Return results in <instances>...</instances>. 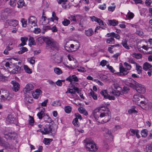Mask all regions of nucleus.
I'll use <instances>...</instances> for the list:
<instances>
[{
    "label": "nucleus",
    "instance_id": "f257e3e1",
    "mask_svg": "<svg viewBox=\"0 0 152 152\" xmlns=\"http://www.w3.org/2000/svg\"><path fill=\"white\" fill-rule=\"evenodd\" d=\"M102 110L100 114V118H99L100 120V123H106L110 119L111 116V113L108 109L106 108H102Z\"/></svg>",
    "mask_w": 152,
    "mask_h": 152
},
{
    "label": "nucleus",
    "instance_id": "f03ea898",
    "mask_svg": "<svg viewBox=\"0 0 152 152\" xmlns=\"http://www.w3.org/2000/svg\"><path fill=\"white\" fill-rule=\"evenodd\" d=\"M131 67H128L126 69L124 67H119V70H116L113 67H107L110 71L114 74H117L118 75H125L128 73V70H130Z\"/></svg>",
    "mask_w": 152,
    "mask_h": 152
},
{
    "label": "nucleus",
    "instance_id": "7ed1b4c3",
    "mask_svg": "<svg viewBox=\"0 0 152 152\" xmlns=\"http://www.w3.org/2000/svg\"><path fill=\"white\" fill-rule=\"evenodd\" d=\"M44 40L51 49L53 50H59V47L58 44L53 39L45 37L44 38Z\"/></svg>",
    "mask_w": 152,
    "mask_h": 152
},
{
    "label": "nucleus",
    "instance_id": "20e7f679",
    "mask_svg": "<svg viewBox=\"0 0 152 152\" xmlns=\"http://www.w3.org/2000/svg\"><path fill=\"white\" fill-rule=\"evenodd\" d=\"M85 147L87 150L94 152L97 150L98 149L96 144L92 140L87 141L85 144Z\"/></svg>",
    "mask_w": 152,
    "mask_h": 152
},
{
    "label": "nucleus",
    "instance_id": "39448f33",
    "mask_svg": "<svg viewBox=\"0 0 152 152\" xmlns=\"http://www.w3.org/2000/svg\"><path fill=\"white\" fill-rule=\"evenodd\" d=\"M0 145L3 146L5 149L8 150L13 149L15 148L14 145H10L8 142H5L1 137H0Z\"/></svg>",
    "mask_w": 152,
    "mask_h": 152
},
{
    "label": "nucleus",
    "instance_id": "423d86ee",
    "mask_svg": "<svg viewBox=\"0 0 152 152\" xmlns=\"http://www.w3.org/2000/svg\"><path fill=\"white\" fill-rule=\"evenodd\" d=\"M102 108L99 109H95L92 113V116H94L96 120L99 123H100V120L99 118H100V114L101 112L100 111L102 110Z\"/></svg>",
    "mask_w": 152,
    "mask_h": 152
},
{
    "label": "nucleus",
    "instance_id": "0eeeda50",
    "mask_svg": "<svg viewBox=\"0 0 152 152\" xmlns=\"http://www.w3.org/2000/svg\"><path fill=\"white\" fill-rule=\"evenodd\" d=\"M113 88H114L116 89H117L119 87L117 84H114L113 86H112L111 88H110V94L115 96H119L120 94V92L117 90H114L113 89Z\"/></svg>",
    "mask_w": 152,
    "mask_h": 152
},
{
    "label": "nucleus",
    "instance_id": "6e6552de",
    "mask_svg": "<svg viewBox=\"0 0 152 152\" xmlns=\"http://www.w3.org/2000/svg\"><path fill=\"white\" fill-rule=\"evenodd\" d=\"M125 84L133 88H135L136 84H137V82L131 78H128L125 81Z\"/></svg>",
    "mask_w": 152,
    "mask_h": 152
},
{
    "label": "nucleus",
    "instance_id": "1a4fd4ad",
    "mask_svg": "<svg viewBox=\"0 0 152 152\" xmlns=\"http://www.w3.org/2000/svg\"><path fill=\"white\" fill-rule=\"evenodd\" d=\"M53 127V126L50 124H46L43 127L44 131L43 132L44 133L43 134H46L52 133Z\"/></svg>",
    "mask_w": 152,
    "mask_h": 152
},
{
    "label": "nucleus",
    "instance_id": "9d476101",
    "mask_svg": "<svg viewBox=\"0 0 152 152\" xmlns=\"http://www.w3.org/2000/svg\"><path fill=\"white\" fill-rule=\"evenodd\" d=\"M5 137L6 138L10 139H14L16 136V134L14 132H4L3 133Z\"/></svg>",
    "mask_w": 152,
    "mask_h": 152
},
{
    "label": "nucleus",
    "instance_id": "9b49d317",
    "mask_svg": "<svg viewBox=\"0 0 152 152\" xmlns=\"http://www.w3.org/2000/svg\"><path fill=\"white\" fill-rule=\"evenodd\" d=\"M135 88L136 91L140 93H144L145 91V89L144 86L138 83L137 82L136 84Z\"/></svg>",
    "mask_w": 152,
    "mask_h": 152
},
{
    "label": "nucleus",
    "instance_id": "f8f14e48",
    "mask_svg": "<svg viewBox=\"0 0 152 152\" xmlns=\"http://www.w3.org/2000/svg\"><path fill=\"white\" fill-rule=\"evenodd\" d=\"M28 25L32 27L36 25L37 19L34 16H31L28 19Z\"/></svg>",
    "mask_w": 152,
    "mask_h": 152
},
{
    "label": "nucleus",
    "instance_id": "ddd939ff",
    "mask_svg": "<svg viewBox=\"0 0 152 152\" xmlns=\"http://www.w3.org/2000/svg\"><path fill=\"white\" fill-rule=\"evenodd\" d=\"M75 118L73 120L72 123L75 126L78 127L79 126V123L78 121V119L81 120L82 119L81 116L79 113H75Z\"/></svg>",
    "mask_w": 152,
    "mask_h": 152
},
{
    "label": "nucleus",
    "instance_id": "4468645a",
    "mask_svg": "<svg viewBox=\"0 0 152 152\" xmlns=\"http://www.w3.org/2000/svg\"><path fill=\"white\" fill-rule=\"evenodd\" d=\"M79 88L77 87H74L73 89L68 88L67 90L65 92L66 94L67 93H69L71 94L72 96H73L75 94L76 92H77L79 93Z\"/></svg>",
    "mask_w": 152,
    "mask_h": 152
},
{
    "label": "nucleus",
    "instance_id": "2eb2a0df",
    "mask_svg": "<svg viewBox=\"0 0 152 152\" xmlns=\"http://www.w3.org/2000/svg\"><path fill=\"white\" fill-rule=\"evenodd\" d=\"M42 93V91L40 89H37L35 91L32 93V96L34 98L37 99L41 95Z\"/></svg>",
    "mask_w": 152,
    "mask_h": 152
},
{
    "label": "nucleus",
    "instance_id": "dca6fc26",
    "mask_svg": "<svg viewBox=\"0 0 152 152\" xmlns=\"http://www.w3.org/2000/svg\"><path fill=\"white\" fill-rule=\"evenodd\" d=\"M34 88V86L31 83L27 84L24 88L25 91L27 92L33 90Z\"/></svg>",
    "mask_w": 152,
    "mask_h": 152
},
{
    "label": "nucleus",
    "instance_id": "f3484780",
    "mask_svg": "<svg viewBox=\"0 0 152 152\" xmlns=\"http://www.w3.org/2000/svg\"><path fill=\"white\" fill-rule=\"evenodd\" d=\"M1 100L4 101L6 100H9L11 99V97L10 96V94H9L7 91H6V94L4 95H1Z\"/></svg>",
    "mask_w": 152,
    "mask_h": 152
},
{
    "label": "nucleus",
    "instance_id": "a211bd4d",
    "mask_svg": "<svg viewBox=\"0 0 152 152\" xmlns=\"http://www.w3.org/2000/svg\"><path fill=\"white\" fill-rule=\"evenodd\" d=\"M11 83L13 85V90L15 92L18 91L19 89V85L18 83L14 81H12Z\"/></svg>",
    "mask_w": 152,
    "mask_h": 152
},
{
    "label": "nucleus",
    "instance_id": "6ab92c4d",
    "mask_svg": "<svg viewBox=\"0 0 152 152\" xmlns=\"http://www.w3.org/2000/svg\"><path fill=\"white\" fill-rule=\"evenodd\" d=\"M8 23L10 26L15 27L18 25V21L17 20L12 19L8 20Z\"/></svg>",
    "mask_w": 152,
    "mask_h": 152
},
{
    "label": "nucleus",
    "instance_id": "aec40b11",
    "mask_svg": "<svg viewBox=\"0 0 152 152\" xmlns=\"http://www.w3.org/2000/svg\"><path fill=\"white\" fill-rule=\"evenodd\" d=\"M143 97V96L141 95H135L134 96L133 100L136 102H137L138 103H139L141 100L140 99H142Z\"/></svg>",
    "mask_w": 152,
    "mask_h": 152
},
{
    "label": "nucleus",
    "instance_id": "412c9836",
    "mask_svg": "<svg viewBox=\"0 0 152 152\" xmlns=\"http://www.w3.org/2000/svg\"><path fill=\"white\" fill-rule=\"evenodd\" d=\"M15 119L11 115H9L7 117L6 121L7 123H13Z\"/></svg>",
    "mask_w": 152,
    "mask_h": 152
},
{
    "label": "nucleus",
    "instance_id": "4be33fe9",
    "mask_svg": "<svg viewBox=\"0 0 152 152\" xmlns=\"http://www.w3.org/2000/svg\"><path fill=\"white\" fill-rule=\"evenodd\" d=\"M110 36H113L114 38L115 37L117 39H119L120 38V36L118 34H116L114 32L111 33H108L107 34V37H110Z\"/></svg>",
    "mask_w": 152,
    "mask_h": 152
},
{
    "label": "nucleus",
    "instance_id": "5701e85b",
    "mask_svg": "<svg viewBox=\"0 0 152 152\" xmlns=\"http://www.w3.org/2000/svg\"><path fill=\"white\" fill-rule=\"evenodd\" d=\"M94 34V31L92 28H90L85 31V35L88 37L91 36Z\"/></svg>",
    "mask_w": 152,
    "mask_h": 152
},
{
    "label": "nucleus",
    "instance_id": "b1692460",
    "mask_svg": "<svg viewBox=\"0 0 152 152\" xmlns=\"http://www.w3.org/2000/svg\"><path fill=\"white\" fill-rule=\"evenodd\" d=\"M62 57L60 56L55 55L54 59V61L57 63H59L61 62L62 61Z\"/></svg>",
    "mask_w": 152,
    "mask_h": 152
},
{
    "label": "nucleus",
    "instance_id": "393cba45",
    "mask_svg": "<svg viewBox=\"0 0 152 152\" xmlns=\"http://www.w3.org/2000/svg\"><path fill=\"white\" fill-rule=\"evenodd\" d=\"M21 71V67H15L11 72L12 73H17L20 72Z\"/></svg>",
    "mask_w": 152,
    "mask_h": 152
},
{
    "label": "nucleus",
    "instance_id": "a878e982",
    "mask_svg": "<svg viewBox=\"0 0 152 152\" xmlns=\"http://www.w3.org/2000/svg\"><path fill=\"white\" fill-rule=\"evenodd\" d=\"M43 118L45 121L49 123H51L52 122L51 118L47 114H45L44 115Z\"/></svg>",
    "mask_w": 152,
    "mask_h": 152
},
{
    "label": "nucleus",
    "instance_id": "bb28decb",
    "mask_svg": "<svg viewBox=\"0 0 152 152\" xmlns=\"http://www.w3.org/2000/svg\"><path fill=\"white\" fill-rule=\"evenodd\" d=\"M108 21L110 25L113 26L117 25L118 23V21L114 20H108Z\"/></svg>",
    "mask_w": 152,
    "mask_h": 152
},
{
    "label": "nucleus",
    "instance_id": "cd10ccee",
    "mask_svg": "<svg viewBox=\"0 0 152 152\" xmlns=\"http://www.w3.org/2000/svg\"><path fill=\"white\" fill-rule=\"evenodd\" d=\"M28 41V44L29 46H31L32 45H36L34 39L33 37H30Z\"/></svg>",
    "mask_w": 152,
    "mask_h": 152
},
{
    "label": "nucleus",
    "instance_id": "c85d7f7f",
    "mask_svg": "<svg viewBox=\"0 0 152 152\" xmlns=\"http://www.w3.org/2000/svg\"><path fill=\"white\" fill-rule=\"evenodd\" d=\"M45 109H43L41 111L38 113L37 114V116L40 119H41L42 118H43V116L45 115V114L44 113Z\"/></svg>",
    "mask_w": 152,
    "mask_h": 152
},
{
    "label": "nucleus",
    "instance_id": "c756f323",
    "mask_svg": "<svg viewBox=\"0 0 152 152\" xmlns=\"http://www.w3.org/2000/svg\"><path fill=\"white\" fill-rule=\"evenodd\" d=\"M110 38L106 39V42L108 44H114L115 43V39L113 36H110Z\"/></svg>",
    "mask_w": 152,
    "mask_h": 152
},
{
    "label": "nucleus",
    "instance_id": "7c9ffc66",
    "mask_svg": "<svg viewBox=\"0 0 152 152\" xmlns=\"http://www.w3.org/2000/svg\"><path fill=\"white\" fill-rule=\"evenodd\" d=\"M132 56L137 59H139L142 58V55L140 53H134L132 54Z\"/></svg>",
    "mask_w": 152,
    "mask_h": 152
},
{
    "label": "nucleus",
    "instance_id": "2f4dec72",
    "mask_svg": "<svg viewBox=\"0 0 152 152\" xmlns=\"http://www.w3.org/2000/svg\"><path fill=\"white\" fill-rule=\"evenodd\" d=\"M100 94L102 95L105 98H108L109 95L107 94L106 90L102 91L100 92Z\"/></svg>",
    "mask_w": 152,
    "mask_h": 152
},
{
    "label": "nucleus",
    "instance_id": "473e14b6",
    "mask_svg": "<svg viewBox=\"0 0 152 152\" xmlns=\"http://www.w3.org/2000/svg\"><path fill=\"white\" fill-rule=\"evenodd\" d=\"M141 134L142 137H145L147 136L148 131L147 129H144L142 130Z\"/></svg>",
    "mask_w": 152,
    "mask_h": 152
},
{
    "label": "nucleus",
    "instance_id": "72a5a7b5",
    "mask_svg": "<svg viewBox=\"0 0 152 152\" xmlns=\"http://www.w3.org/2000/svg\"><path fill=\"white\" fill-rule=\"evenodd\" d=\"M52 139H48L45 138L43 140V142L45 145H49L51 142L53 141Z\"/></svg>",
    "mask_w": 152,
    "mask_h": 152
},
{
    "label": "nucleus",
    "instance_id": "f704fd0d",
    "mask_svg": "<svg viewBox=\"0 0 152 152\" xmlns=\"http://www.w3.org/2000/svg\"><path fill=\"white\" fill-rule=\"evenodd\" d=\"M108 62L106 60H103L100 62V65L102 66H104L106 65L107 66H109V64H108Z\"/></svg>",
    "mask_w": 152,
    "mask_h": 152
},
{
    "label": "nucleus",
    "instance_id": "c9c22d12",
    "mask_svg": "<svg viewBox=\"0 0 152 152\" xmlns=\"http://www.w3.org/2000/svg\"><path fill=\"white\" fill-rule=\"evenodd\" d=\"M17 4L18 7V8H21L24 6L25 3L24 1L22 0H19Z\"/></svg>",
    "mask_w": 152,
    "mask_h": 152
},
{
    "label": "nucleus",
    "instance_id": "e433bc0d",
    "mask_svg": "<svg viewBox=\"0 0 152 152\" xmlns=\"http://www.w3.org/2000/svg\"><path fill=\"white\" fill-rule=\"evenodd\" d=\"M89 94H90V96H91V97H92L94 100H96L97 99V96L96 94L92 90H91Z\"/></svg>",
    "mask_w": 152,
    "mask_h": 152
},
{
    "label": "nucleus",
    "instance_id": "4c0bfd02",
    "mask_svg": "<svg viewBox=\"0 0 152 152\" xmlns=\"http://www.w3.org/2000/svg\"><path fill=\"white\" fill-rule=\"evenodd\" d=\"M54 71L55 73L57 75H60L62 73V72L61 70L57 67L54 68Z\"/></svg>",
    "mask_w": 152,
    "mask_h": 152
},
{
    "label": "nucleus",
    "instance_id": "58836bf2",
    "mask_svg": "<svg viewBox=\"0 0 152 152\" xmlns=\"http://www.w3.org/2000/svg\"><path fill=\"white\" fill-rule=\"evenodd\" d=\"M20 50L18 52V53H19L20 54H22L23 53H24L26 51L28 50L27 48H26L25 47H23L22 48H20Z\"/></svg>",
    "mask_w": 152,
    "mask_h": 152
},
{
    "label": "nucleus",
    "instance_id": "ea45409f",
    "mask_svg": "<svg viewBox=\"0 0 152 152\" xmlns=\"http://www.w3.org/2000/svg\"><path fill=\"white\" fill-rule=\"evenodd\" d=\"M127 40L126 39H125L121 43L124 47L126 49H129V46L127 45Z\"/></svg>",
    "mask_w": 152,
    "mask_h": 152
},
{
    "label": "nucleus",
    "instance_id": "a19ab883",
    "mask_svg": "<svg viewBox=\"0 0 152 152\" xmlns=\"http://www.w3.org/2000/svg\"><path fill=\"white\" fill-rule=\"evenodd\" d=\"M72 108L69 106H66L65 107L64 110L65 112L68 113H70L71 111Z\"/></svg>",
    "mask_w": 152,
    "mask_h": 152
},
{
    "label": "nucleus",
    "instance_id": "79ce46f5",
    "mask_svg": "<svg viewBox=\"0 0 152 152\" xmlns=\"http://www.w3.org/2000/svg\"><path fill=\"white\" fill-rule=\"evenodd\" d=\"M43 31H42L43 33H45L46 31L51 29V27L49 26H44L42 28Z\"/></svg>",
    "mask_w": 152,
    "mask_h": 152
},
{
    "label": "nucleus",
    "instance_id": "37998d69",
    "mask_svg": "<svg viewBox=\"0 0 152 152\" xmlns=\"http://www.w3.org/2000/svg\"><path fill=\"white\" fill-rule=\"evenodd\" d=\"M62 23L64 26H67L70 23V21L66 19H64V20L62 21Z\"/></svg>",
    "mask_w": 152,
    "mask_h": 152
},
{
    "label": "nucleus",
    "instance_id": "c03bdc74",
    "mask_svg": "<svg viewBox=\"0 0 152 152\" xmlns=\"http://www.w3.org/2000/svg\"><path fill=\"white\" fill-rule=\"evenodd\" d=\"M136 130L132 129H130L129 131V133L130 135L132 136H134L136 132Z\"/></svg>",
    "mask_w": 152,
    "mask_h": 152
},
{
    "label": "nucleus",
    "instance_id": "a18cd8bd",
    "mask_svg": "<svg viewBox=\"0 0 152 152\" xmlns=\"http://www.w3.org/2000/svg\"><path fill=\"white\" fill-rule=\"evenodd\" d=\"M21 22L22 23V26L23 27H26L27 26V20L24 18H22Z\"/></svg>",
    "mask_w": 152,
    "mask_h": 152
},
{
    "label": "nucleus",
    "instance_id": "49530a36",
    "mask_svg": "<svg viewBox=\"0 0 152 152\" xmlns=\"http://www.w3.org/2000/svg\"><path fill=\"white\" fill-rule=\"evenodd\" d=\"M28 39V38L25 37H21L20 39L22 44H23L24 45H26V42L27 41Z\"/></svg>",
    "mask_w": 152,
    "mask_h": 152
},
{
    "label": "nucleus",
    "instance_id": "de8ad7c7",
    "mask_svg": "<svg viewBox=\"0 0 152 152\" xmlns=\"http://www.w3.org/2000/svg\"><path fill=\"white\" fill-rule=\"evenodd\" d=\"M24 69L26 72L29 74H30L32 73V70L31 69L29 68V67H24Z\"/></svg>",
    "mask_w": 152,
    "mask_h": 152
},
{
    "label": "nucleus",
    "instance_id": "09e8293b",
    "mask_svg": "<svg viewBox=\"0 0 152 152\" xmlns=\"http://www.w3.org/2000/svg\"><path fill=\"white\" fill-rule=\"evenodd\" d=\"M101 130L102 131L104 132L107 134H110V131L108 129L105 127H102Z\"/></svg>",
    "mask_w": 152,
    "mask_h": 152
},
{
    "label": "nucleus",
    "instance_id": "8fccbe9b",
    "mask_svg": "<svg viewBox=\"0 0 152 152\" xmlns=\"http://www.w3.org/2000/svg\"><path fill=\"white\" fill-rule=\"evenodd\" d=\"M17 0H10V5L12 7H14L16 5Z\"/></svg>",
    "mask_w": 152,
    "mask_h": 152
},
{
    "label": "nucleus",
    "instance_id": "3c124183",
    "mask_svg": "<svg viewBox=\"0 0 152 152\" xmlns=\"http://www.w3.org/2000/svg\"><path fill=\"white\" fill-rule=\"evenodd\" d=\"M65 81L64 80H58L56 83V84L58 86H61L62 85V82H64Z\"/></svg>",
    "mask_w": 152,
    "mask_h": 152
},
{
    "label": "nucleus",
    "instance_id": "603ef678",
    "mask_svg": "<svg viewBox=\"0 0 152 152\" xmlns=\"http://www.w3.org/2000/svg\"><path fill=\"white\" fill-rule=\"evenodd\" d=\"M78 68L76 70L79 72H86V70L83 67H77Z\"/></svg>",
    "mask_w": 152,
    "mask_h": 152
},
{
    "label": "nucleus",
    "instance_id": "864d4df0",
    "mask_svg": "<svg viewBox=\"0 0 152 152\" xmlns=\"http://www.w3.org/2000/svg\"><path fill=\"white\" fill-rule=\"evenodd\" d=\"M129 62L130 63L135 64L136 66H140L137 63H136L133 59L130 58L129 59Z\"/></svg>",
    "mask_w": 152,
    "mask_h": 152
},
{
    "label": "nucleus",
    "instance_id": "5fc2aeb1",
    "mask_svg": "<svg viewBox=\"0 0 152 152\" xmlns=\"http://www.w3.org/2000/svg\"><path fill=\"white\" fill-rule=\"evenodd\" d=\"M29 117L30 119L29 120V124L30 125H33L34 122V118L33 117L30 116H29Z\"/></svg>",
    "mask_w": 152,
    "mask_h": 152
},
{
    "label": "nucleus",
    "instance_id": "6e6d98bb",
    "mask_svg": "<svg viewBox=\"0 0 152 152\" xmlns=\"http://www.w3.org/2000/svg\"><path fill=\"white\" fill-rule=\"evenodd\" d=\"M98 20L97 22L99 23L100 26H104L106 25V24H104L103 21L101 19H99Z\"/></svg>",
    "mask_w": 152,
    "mask_h": 152
},
{
    "label": "nucleus",
    "instance_id": "4d7b16f0",
    "mask_svg": "<svg viewBox=\"0 0 152 152\" xmlns=\"http://www.w3.org/2000/svg\"><path fill=\"white\" fill-rule=\"evenodd\" d=\"M136 70L137 71L138 74L141 73L142 71V67H136Z\"/></svg>",
    "mask_w": 152,
    "mask_h": 152
},
{
    "label": "nucleus",
    "instance_id": "13d9d810",
    "mask_svg": "<svg viewBox=\"0 0 152 152\" xmlns=\"http://www.w3.org/2000/svg\"><path fill=\"white\" fill-rule=\"evenodd\" d=\"M68 18L70 19L71 21H75L76 20L75 17L72 15H71L70 17H68Z\"/></svg>",
    "mask_w": 152,
    "mask_h": 152
},
{
    "label": "nucleus",
    "instance_id": "bf43d9fd",
    "mask_svg": "<svg viewBox=\"0 0 152 152\" xmlns=\"http://www.w3.org/2000/svg\"><path fill=\"white\" fill-rule=\"evenodd\" d=\"M115 5L114 6H110L108 7V10L110 12H113L115 10Z\"/></svg>",
    "mask_w": 152,
    "mask_h": 152
},
{
    "label": "nucleus",
    "instance_id": "052dcab7",
    "mask_svg": "<svg viewBox=\"0 0 152 152\" xmlns=\"http://www.w3.org/2000/svg\"><path fill=\"white\" fill-rule=\"evenodd\" d=\"M91 18V20L92 21H95L96 22H97V21L99 20L98 19H99L100 18H99L94 16H93L90 17Z\"/></svg>",
    "mask_w": 152,
    "mask_h": 152
},
{
    "label": "nucleus",
    "instance_id": "680f3d73",
    "mask_svg": "<svg viewBox=\"0 0 152 152\" xmlns=\"http://www.w3.org/2000/svg\"><path fill=\"white\" fill-rule=\"evenodd\" d=\"M135 2V4H143L144 2L141 0H133Z\"/></svg>",
    "mask_w": 152,
    "mask_h": 152
},
{
    "label": "nucleus",
    "instance_id": "e2e57ef3",
    "mask_svg": "<svg viewBox=\"0 0 152 152\" xmlns=\"http://www.w3.org/2000/svg\"><path fill=\"white\" fill-rule=\"evenodd\" d=\"M48 102V99H46L43 102L41 103V105L43 107H45L47 105V103Z\"/></svg>",
    "mask_w": 152,
    "mask_h": 152
},
{
    "label": "nucleus",
    "instance_id": "0e129e2a",
    "mask_svg": "<svg viewBox=\"0 0 152 152\" xmlns=\"http://www.w3.org/2000/svg\"><path fill=\"white\" fill-rule=\"evenodd\" d=\"M78 110L80 113H83L86 110L83 107H80L78 108Z\"/></svg>",
    "mask_w": 152,
    "mask_h": 152
},
{
    "label": "nucleus",
    "instance_id": "69168bd1",
    "mask_svg": "<svg viewBox=\"0 0 152 152\" xmlns=\"http://www.w3.org/2000/svg\"><path fill=\"white\" fill-rule=\"evenodd\" d=\"M52 18H54L55 19V20H58V18L56 16V13L54 12H52Z\"/></svg>",
    "mask_w": 152,
    "mask_h": 152
},
{
    "label": "nucleus",
    "instance_id": "338daca9",
    "mask_svg": "<svg viewBox=\"0 0 152 152\" xmlns=\"http://www.w3.org/2000/svg\"><path fill=\"white\" fill-rule=\"evenodd\" d=\"M42 146H39L38 148V149L34 152H42Z\"/></svg>",
    "mask_w": 152,
    "mask_h": 152
},
{
    "label": "nucleus",
    "instance_id": "774afa93",
    "mask_svg": "<svg viewBox=\"0 0 152 152\" xmlns=\"http://www.w3.org/2000/svg\"><path fill=\"white\" fill-rule=\"evenodd\" d=\"M146 152H152V145H151L149 146L148 149Z\"/></svg>",
    "mask_w": 152,
    "mask_h": 152
}]
</instances>
